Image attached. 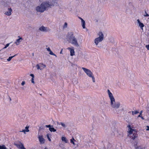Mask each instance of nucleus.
Wrapping results in <instances>:
<instances>
[{
	"label": "nucleus",
	"mask_w": 149,
	"mask_h": 149,
	"mask_svg": "<svg viewBox=\"0 0 149 149\" xmlns=\"http://www.w3.org/2000/svg\"><path fill=\"white\" fill-rule=\"evenodd\" d=\"M53 6V3L48 1L42 3L40 5L36 7V10L38 12L43 13L47 8Z\"/></svg>",
	"instance_id": "obj_1"
},
{
	"label": "nucleus",
	"mask_w": 149,
	"mask_h": 149,
	"mask_svg": "<svg viewBox=\"0 0 149 149\" xmlns=\"http://www.w3.org/2000/svg\"><path fill=\"white\" fill-rule=\"evenodd\" d=\"M107 92L109 99L110 100V104L111 107L115 109L119 108L120 104L119 102H115V100L112 94L109 89L107 90Z\"/></svg>",
	"instance_id": "obj_2"
},
{
	"label": "nucleus",
	"mask_w": 149,
	"mask_h": 149,
	"mask_svg": "<svg viewBox=\"0 0 149 149\" xmlns=\"http://www.w3.org/2000/svg\"><path fill=\"white\" fill-rule=\"evenodd\" d=\"M67 37L69 42L77 47H79L77 39L74 36L73 32L69 33L68 34Z\"/></svg>",
	"instance_id": "obj_3"
},
{
	"label": "nucleus",
	"mask_w": 149,
	"mask_h": 149,
	"mask_svg": "<svg viewBox=\"0 0 149 149\" xmlns=\"http://www.w3.org/2000/svg\"><path fill=\"white\" fill-rule=\"evenodd\" d=\"M97 35L98 37L95 38L94 40V43L96 46H97L99 43L101 42L104 39V35L102 32H99Z\"/></svg>",
	"instance_id": "obj_4"
},
{
	"label": "nucleus",
	"mask_w": 149,
	"mask_h": 149,
	"mask_svg": "<svg viewBox=\"0 0 149 149\" xmlns=\"http://www.w3.org/2000/svg\"><path fill=\"white\" fill-rule=\"evenodd\" d=\"M82 69L89 77L92 78L93 82H95V79L91 71L90 70L85 68L82 67Z\"/></svg>",
	"instance_id": "obj_5"
},
{
	"label": "nucleus",
	"mask_w": 149,
	"mask_h": 149,
	"mask_svg": "<svg viewBox=\"0 0 149 149\" xmlns=\"http://www.w3.org/2000/svg\"><path fill=\"white\" fill-rule=\"evenodd\" d=\"M14 145L17 147L19 149H26L24 148L23 144L21 142L19 141L18 142L14 143Z\"/></svg>",
	"instance_id": "obj_6"
},
{
	"label": "nucleus",
	"mask_w": 149,
	"mask_h": 149,
	"mask_svg": "<svg viewBox=\"0 0 149 149\" xmlns=\"http://www.w3.org/2000/svg\"><path fill=\"white\" fill-rule=\"evenodd\" d=\"M39 30L41 31L46 32L49 31V29L47 27L43 26H41L39 28Z\"/></svg>",
	"instance_id": "obj_7"
},
{
	"label": "nucleus",
	"mask_w": 149,
	"mask_h": 149,
	"mask_svg": "<svg viewBox=\"0 0 149 149\" xmlns=\"http://www.w3.org/2000/svg\"><path fill=\"white\" fill-rule=\"evenodd\" d=\"M67 49L69 50L70 52V55L71 56H73L74 55V51L73 47L71 48L68 47Z\"/></svg>",
	"instance_id": "obj_8"
},
{
	"label": "nucleus",
	"mask_w": 149,
	"mask_h": 149,
	"mask_svg": "<svg viewBox=\"0 0 149 149\" xmlns=\"http://www.w3.org/2000/svg\"><path fill=\"white\" fill-rule=\"evenodd\" d=\"M39 140L41 144H43L45 142V140L43 138V136H38Z\"/></svg>",
	"instance_id": "obj_9"
},
{
	"label": "nucleus",
	"mask_w": 149,
	"mask_h": 149,
	"mask_svg": "<svg viewBox=\"0 0 149 149\" xmlns=\"http://www.w3.org/2000/svg\"><path fill=\"white\" fill-rule=\"evenodd\" d=\"M8 11L4 13V14L7 16H10L11 15L12 10L11 8H8Z\"/></svg>",
	"instance_id": "obj_10"
},
{
	"label": "nucleus",
	"mask_w": 149,
	"mask_h": 149,
	"mask_svg": "<svg viewBox=\"0 0 149 149\" xmlns=\"http://www.w3.org/2000/svg\"><path fill=\"white\" fill-rule=\"evenodd\" d=\"M137 21L139 25V26L140 27L142 30H143V27H144V25L141 22L139 19L137 20Z\"/></svg>",
	"instance_id": "obj_11"
},
{
	"label": "nucleus",
	"mask_w": 149,
	"mask_h": 149,
	"mask_svg": "<svg viewBox=\"0 0 149 149\" xmlns=\"http://www.w3.org/2000/svg\"><path fill=\"white\" fill-rule=\"evenodd\" d=\"M20 40H22V38H20L19 39H17L15 43L17 45H18L21 42Z\"/></svg>",
	"instance_id": "obj_12"
},
{
	"label": "nucleus",
	"mask_w": 149,
	"mask_h": 149,
	"mask_svg": "<svg viewBox=\"0 0 149 149\" xmlns=\"http://www.w3.org/2000/svg\"><path fill=\"white\" fill-rule=\"evenodd\" d=\"M128 128L130 129V130L129 131V133L130 134H132L133 133V132L134 131V130L131 129L130 125H129L127 126Z\"/></svg>",
	"instance_id": "obj_13"
},
{
	"label": "nucleus",
	"mask_w": 149,
	"mask_h": 149,
	"mask_svg": "<svg viewBox=\"0 0 149 149\" xmlns=\"http://www.w3.org/2000/svg\"><path fill=\"white\" fill-rule=\"evenodd\" d=\"M57 124L58 125H61L62 126H63V127L64 128H65L66 127V126L65 125V124L64 123H62V122H61V123L57 122Z\"/></svg>",
	"instance_id": "obj_14"
},
{
	"label": "nucleus",
	"mask_w": 149,
	"mask_h": 149,
	"mask_svg": "<svg viewBox=\"0 0 149 149\" xmlns=\"http://www.w3.org/2000/svg\"><path fill=\"white\" fill-rule=\"evenodd\" d=\"M61 140L63 141L65 143H67L68 141L66 137L63 136L61 138Z\"/></svg>",
	"instance_id": "obj_15"
},
{
	"label": "nucleus",
	"mask_w": 149,
	"mask_h": 149,
	"mask_svg": "<svg viewBox=\"0 0 149 149\" xmlns=\"http://www.w3.org/2000/svg\"><path fill=\"white\" fill-rule=\"evenodd\" d=\"M81 22L83 28V29H85L86 28L85 21L84 20H82V21H81Z\"/></svg>",
	"instance_id": "obj_16"
},
{
	"label": "nucleus",
	"mask_w": 149,
	"mask_h": 149,
	"mask_svg": "<svg viewBox=\"0 0 149 149\" xmlns=\"http://www.w3.org/2000/svg\"><path fill=\"white\" fill-rule=\"evenodd\" d=\"M49 129L51 132H55L56 131V130L53 127H49Z\"/></svg>",
	"instance_id": "obj_17"
},
{
	"label": "nucleus",
	"mask_w": 149,
	"mask_h": 149,
	"mask_svg": "<svg viewBox=\"0 0 149 149\" xmlns=\"http://www.w3.org/2000/svg\"><path fill=\"white\" fill-rule=\"evenodd\" d=\"M137 136L136 135V134H133L132 136H131V138L132 139H133V140H134L135 139V138H136Z\"/></svg>",
	"instance_id": "obj_18"
},
{
	"label": "nucleus",
	"mask_w": 149,
	"mask_h": 149,
	"mask_svg": "<svg viewBox=\"0 0 149 149\" xmlns=\"http://www.w3.org/2000/svg\"><path fill=\"white\" fill-rule=\"evenodd\" d=\"M17 54H15V55L11 56H10L7 59V60L8 61H10L12 59V58H13V57H15V56H16Z\"/></svg>",
	"instance_id": "obj_19"
},
{
	"label": "nucleus",
	"mask_w": 149,
	"mask_h": 149,
	"mask_svg": "<svg viewBox=\"0 0 149 149\" xmlns=\"http://www.w3.org/2000/svg\"><path fill=\"white\" fill-rule=\"evenodd\" d=\"M0 149H7V148L4 145H3L2 146L0 145Z\"/></svg>",
	"instance_id": "obj_20"
},
{
	"label": "nucleus",
	"mask_w": 149,
	"mask_h": 149,
	"mask_svg": "<svg viewBox=\"0 0 149 149\" xmlns=\"http://www.w3.org/2000/svg\"><path fill=\"white\" fill-rule=\"evenodd\" d=\"M132 114L133 115H134V114H136L139 113V111H132Z\"/></svg>",
	"instance_id": "obj_21"
},
{
	"label": "nucleus",
	"mask_w": 149,
	"mask_h": 149,
	"mask_svg": "<svg viewBox=\"0 0 149 149\" xmlns=\"http://www.w3.org/2000/svg\"><path fill=\"white\" fill-rule=\"evenodd\" d=\"M40 68H42V70L45 67H46V65H44L43 64H41L40 65Z\"/></svg>",
	"instance_id": "obj_22"
},
{
	"label": "nucleus",
	"mask_w": 149,
	"mask_h": 149,
	"mask_svg": "<svg viewBox=\"0 0 149 149\" xmlns=\"http://www.w3.org/2000/svg\"><path fill=\"white\" fill-rule=\"evenodd\" d=\"M36 67L37 68L38 70L40 69V70H42V68H41L40 66L39 65L37 64L36 65Z\"/></svg>",
	"instance_id": "obj_23"
},
{
	"label": "nucleus",
	"mask_w": 149,
	"mask_h": 149,
	"mask_svg": "<svg viewBox=\"0 0 149 149\" xmlns=\"http://www.w3.org/2000/svg\"><path fill=\"white\" fill-rule=\"evenodd\" d=\"M67 25H68V24H67V22H65L64 23V24L63 25V28L64 29H65V28H66L67 27Z\"/></svg>",
	"instance_id": "obj_24"
},
{
	"label": "nucleus",
	"mask_w": 149,
	"mask_h": 149,
	"mask_svg": "<svg viewBox=\"0 0 149 149\" xmlns=\"http://www.w3.org/2000/svg\"><path fill=\"white\" fill-rule=\"evenodd\" d=\"M29 126H26L25 127V131L26 132H29Z\"/></svg>",
	"instance_id": "obj_25"
},
{
	"label": "nucleus",
	"mask_w": 149,
	"mask_h": 149,
	"mask_svg": "<svg viewBox=\"0 0 149 149\" xmlns=\"http://www.w3.org/2000/svg\"><path fill=\"white\" fill-rule=\"evenodd\" d=\"M143 16L144 17H148L149 15L147 13L146 11L145 10V14L143 15Z\"/></svg>",
	"instance_id": "obj_26"
},
{
	"label": "nucleus",
	"mask_w": 149,
	"mask_h": 149,
	"mask_svg": "<svg viewBox=\"0 0 149 149\" xmlns=\"http://www.w3.org/2000/svg\"><path fill=\"white\" fill-rule=\"evenodd\" d=\"M10 43H8L6 44V46L3 48V49L6 48L7 47H8Z\"/></svg>",
	"instance_id": "obj_27"
},
{
	"label": "nucleus",
	"mask_w": 149,
	"mask_h": 149,
	"mask_svg": "<svg viewBox=\"0 0 149 149\" xmlns=\"http://www.w3.org/2000/svg\"><path fill=\"white\" fill-rule=\"evenodd\" d=\"M73 140H75L73 138L72 139H71L70 142L72 143L73 144H74V142L73 141Z\"/></svg>",
	"instance_id": "obj_28"
},
{
	"label": "nucleus",
	"mask_w": 149,
	"mask_h": 149,
	"mask_svg": "<svg viewBox=\"0 0 149 149\" xmlns=\"http://www.w3.org/2000/svg\"><path fill=\"white\" fill-rule=\"evenodd\" d=\"M49 54L50 55H55V54H54L52 51H51L50 52H49Z\"/></svg>",
	"instance_id": "obj_29"
},
{
	"label": "nucleus",
	"mask_w": 149,
	"mask_h": 149,
	"mask_svg": "<svg viewBox=\"0 0 149 149\" xmlns=\"http://www.w3.org/2000/svg\"><path fill=\"white\" fill-rule=\"evenodd\" d=\"M47 138H48V139L49 140V141H51V139L49 138V135H48V134H47Z\"/></svg>",
	"instance_id": "obj_30"
},
{
	"label": "nucleus",
	"mask_w": 149,
	"mask_h": 149,
	"mask_svg": "<svg viewBox=\"0 0 149 149\" xmlns=\"http://www.w3.org/2000/svg\"><path fill=\"white\" fill-rule=\"evenodd\" d=\"M146 48L148 50H149V44L148 45H146Z\"/></svg>",
	"instance_id": "obj_31"
},
{
	"label": "nucleus",
	"mask_w": 149,
	"mask_h": 149,
	"mask_svg": "<svg viewBox=\"0 0 149 149\" xmlns=\"http://www.w3.org/2000/svg\"><path fill=\"white\" fill-rule=\"evenodd\" d=\"M31 82L33 84H35L34 81V78H32L31 79Z\"/></svg>",
	"instance_id": "obj_32"
},
{
	"label": "nucleus",
	"mask_w": 149,
	"mask_h": 149,
	"mask_svg": "<svg viewBox=\"0 0 149 149\" xmlns=\"http://www.w3.org/2000/svg\"><path fill=\"white\" fill-rule=\"evenodd\" d=\"M142 113V111H141L140 112V114L138 116V117H140L141 116Z\"/></svg>",
	"instance_id": "obj_33"
},
{
	"label": "nucleus",
	"mask_w": 149,
	"mask_h": 149,
	"mask_svg": "<svg viewBox=\"0 0 149 149\" xmlns=\"http://www.w3.org/2000/svg\"><path fill=\"white\" fill-rule=\"evenodd\" d=\"M25 83L24 81H23L21 83V85L22 86H23L25 84Z\"/></svg>",
	"instance_id": "obj_34"
},
{
	"label": "nucleus",
	"mask_w": 149,
	"mask_h": 149,
	"mask_svg": "<svg viewBox=\"0 0 149 149\" xmlns=\"http://www.w3.org/2000/svg\"><path fill=\"white\" fill-rule=\"evenodd\" d=\"M30 76L32 77V78H34V76L33 74H30Z\"/></svg>",
	"instance_id": "obj_35"
},
{
	"label": "nucleus",
	"mask_w": 149,
	"mask_h": 149,
	"mask_svg": "<svg viewBox=\"0 0 149 149\" xmlns=\"http://www.w3.org/2000/svg\"><path fill=\"white\" fill-rule=\"evenodd\" d=\"M47 50L49 52H50L51 50L50 49V48L49 47H48L47 49Z\"/></svg>",
	"instance_id": "obj_36"
},
{
	"label": "nucleus",
	"mask_w": 149,
	"mask_h": 149,
	"mask_svg": "<svg viewBox=\"0 0 149 149\" xmlns=\"http://www.w3.org/2000/svg\"><path fill=\"white\" fill-rule=\"evenodd\" d=\"M50 126H51V125H46V127H50Z\"/></svg>",
	"instance_id": "obj_37"
},
{
	"label": "nucleus",
	"mask_w": 149,
	"mask_h": 149,
	"mask_svg": "<svg viewBox=\"0 0 149 149\" xmlns=\"http://www.w3.org/2000/svg\"><path fill=\"white\" fill-rule=\"evenodd\" d=\"M147 129H146L147 131L149 130V126H146Z\"/></svg>",
	"instance_id": "obj_38"
},
{
	"label": "nucleus",
	"mask_w": 149,
	"mask_h": 149,
	"mask_svg": "<svg viewBox=\"0 0 149 149\" xmlns=\"http://www.w3.org/2000/svg\"><path fill=\"white\" fill-rule=\"evenodd\" d=\"M79 19L81 20V21L84 20L81 17H79Z\"/></svg>",
	"instance_id": "obj_39"
},
{
	"label": "nucleus",
	"mask_w": 149,
	"mask_h": 149,
	"mask_svg": "<svg viewBox=\"0 0 149 149\" xmlns=\"http://www.w3.org/2000/svg\"><path fill=\"white\" fill-rule=\"evenodd\" d=\"M21 132H24V133H25V132H26V131H25V130H22V131H21Z\"/></svg>",
	"instance_id": "obj_40"
},
{
	"label": "nucleus",
	"mask_w": 149,
	"mask_h": 149,
	"mask_svg": "<svg viewBox=\"0 0 149 149\" xmlns=\"http://www.w3.org/2000/svg\"><path fill=\"white\" fill-rule=\"evenodd\" d=\"M140 117H141V118L143 120H144V118L141 116H140Z\"/></svg>",
	"instance_id": "obj_41"
},
{
	"label": "nucleus",
	"mask_w": 149,
	"mask_h": 149,
	"mask_svg": "<svg viewBox=\"0 0 149 149\" xmlns=\"http://www.w3.org/2000/svg\"><path fill=\"white\" fill-rule=\"evenodd\" d=\"M9 99H10V101L11 100V98L10 97H9Z\"/></svg>",
	"instance_id": "obj_42"
},
{
	"label": "nucleus",
	"mask_w": 149,
	"mask_h": 149,
	"mask_svg": "<svg viewBox=\"0 0 149 149\" xmlns=\"http://www.w3.org/2000/svg\"><path fill=\"white\" fill-rule=\"evenodd\" d=\"M60 54H61L62 53V50H61V52H60Z\"/></svg>",
	"instance_id": "obj_43"
},
{
	"label": "nucleus",
	"mask_w": 149,
	"mask_h": 149,
	"mask_svg": "<svg viewBox=\"0 0 149 149\" xmlns=\"http://www.w3.org/2000/svg\"><path fill=\"white\" fill-rule=\"evenodd\" d=\"M56 57H57L56 55L55 54V55H54Z\"/></svg>",
	"instance_id": "obj_44"
},
{
	"label": "nucleus",
	"mask_w": 149,
	"mask_h": 149,
	"mask_svg": "<svg viewBox=\"0 0 149 149\" xmlns=\"http://www.w3.org/2000/svg\"><path fill=\"white\" fill-rule=\"evenodd\" d=\"M98 47H99V46H98Z\"/></svg>",
	"instance_id": "obj_45"
},
{
	"label": "nucleus",
	"mask_w": 149,
	"mask_h": 149,
	"mask_svg": "<svg viewBox=\"0 0 149 149\" xmlns=\"http://www.w3.org/2000/svg\"><path fill=\"white\" fill-rule=\"evenodd\" d=\"M45 149H46V148H45Z\"/></svg>",
	"instance_id": "obj_46"
}]
</instances>
